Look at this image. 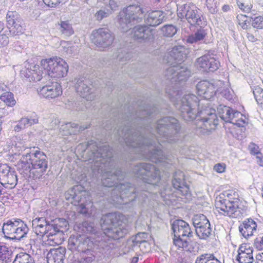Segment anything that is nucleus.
Listing matches in <instances>:
<instances>
[{"label": "nucleus", "instance_id": "1", "mask_svg": "<svg viewBox=\"0 0 263 263\" xmlns=\"http://www.w3.org/2000/svg\"><path fill=\"white\" fill-rule=\"evenodd\" d=\"M156 111V107L146 105L139 109L135 114L131 115L127 125L122 129L119 128L115 132L121 143H125L133 152L156 163L165 162L166 158L161 149L163 142L174 143L181 141L183 135L178 120L172 117H165L158 120L155 125L154 132L145 135L147 129L138 126L139 122H143Z\"/></svg>", "mask_w": 263, "mask_h": 263}, {"label": "nucleus", "instance_id": "2", "mask_svg": "<svg viewBox=\"0 0 263 263\" xmlns=\"http://www.w3.org/2000/svg\"><path fill=\"white\" fill-rule=\"evenodd\" d=\"M123 216L117 213L103 215L100 220L101 229L99 231L93 222L85 221L74 227L79 233L88 235L96 251L103 253L112 248L111 239H118L126 235L129 230L128 224L123 221Z\"/></svg>", "mask_w": 263, "mask_h": 263}, {"label": "nucleus", "instance_id": "3", "mask_svg": "<svg viewBox=\"0 0 263 263\" xmlns=\"http://www.w3.org/2000/svg\"><path fill=\"white\" fill-rule=\"evenodd\" d=\"M84 152L88 155L87 164L95 176L101 174V182L104 187H111L115 186L111 193V198L120 196V192L113 193L117 186L125 177L124 173L118 169L116 163L112 159V149L107 145L99 146L96 142L91 141L88 142Z\"/></svg>", "mask_w": 263, "mask_h": 263}, {"label": "nucleus", "instance_id": "4", "mask_svg": "<svg viewBox=\"0 0 263 263\" xmlns=\"http://www.w3.org/2000/svg\"><path fill=\"white\" fill-rule=\"evenodd\" d=\"M172 101L177 109L180 111V116L186 121H194L196 132L200 136H209L215 129L218 124V119L215 109L209 106H200L204 104L193 94L184 95L179 101H175V95L167 90Z\"/></svg>", "mask_w": 263, "mask_h": 263}, {"label": "nucleus", "instance_id": "5", "mask_svg": "<svg viewBox=\"0 0 263 263\" xmlns=\"http://www.w3.org/2000/svg\"><path fill=\"white\" fill-rule=\"evenodd\" d=\"M46 155L40 151L29 149L23 154L17 163L21 174L34 179H40L48 167Z\"/></svg>", "mask_w": 263, "mask_h": 263}, {"label": "nucleus", "instance_id": "6", "mask_svg": "<svg viewBox=\"0 0 263 263\" xmlns=\"http://www.w3.org/2000/svg\"><path fill=\"white\" fill-rule=\"evenodd\" d=\"M240 201L238 192L229 190L220 193L215 200V206L221 214L232 218H238L242 216L239 208Z\"/></svg>", "mask_w": 263, "mask_h": 263}, {"label": "nucleus", "instance_id": "7", "mask_svg": "<svg viewBox=\"0 0 263 263\" xmlns=\"http://www.w3.org/2000/svg\"><path fill=\"white\" fill-rule=\"evenodd\" d=\"M172 229L174 235V246L182 251L190 253L194 252L193 243L190 239L192 236V231L190 225L183 220H177L173 223Z\"/></svg>", "mask_w": 263, "mask_h": 263}, {"label": "nucleus", "instance_id": "8", "mask_svg": "<svg viewBox=\"0 0 263 263\" xmlns=\"http://www.w3.org/2000/svg\"><path fill=\"white\" fill-rule=\"evenodd\" d=\"M144 11L138 5H132L124 8L118 15L120 28L126 32L136 24L142 22Z\"/></svg>", "mask_w": 263, "mask_h": 263}, {"label": "nucleus", "instance_id": "9", "mask_svg": "<svg viewBox=\"0 0 263 263\" xmlns=\"http://www.w3.org/2000/svg\"><path fill=\"white\" fill-rule=\"evenodd\" d=\"M28 231L27 224L20 219L7 220L3 225L2 232L7 239L24 240L27 237Z\"/></svg>", "mask_w": 263, "mask_h": 263}, {"label": "nucleus", "instance_id": "10", "mask_svg": "<svg viewBox=\"0 0 263 263\" xmlns=\"http://www.w3.org/2000/svg\"><path fill=\"white\" fill-rule=\"evenodd\" d=\"M139 189L136 190L135 187L129 183L120 184L117 186L113 191L114 193L117 191L120 192V196H114V200L116 203L121 205L130 203L136 198L144 200L145 198L147 197L145 191L141 190V191H143L142 193L139 192Z\"/></svg>", "mask_w": 263, "mask_h": 263}, {"label": "nucleus", "instance_id": "11", "mask_svg": "<svg viewBox=\"0 0 263 263\" xmlns=\"http://www.w3.org/2000/svg\"><path fill=\"white\" fill-rule=\"evenodd\" d=\"M133 173L144 183L157 185L160 180V171L150 163H140L135 165Z\"/></svg>", "mask_w": 263, "mask_h": 263}, {"label": "nucleus", "instance_id": "12", "mask_svg": "<svg viewBox=\"0 0 263 263\" xmlns=\"http://www.w3.org/2000/svg\"><path fill=\"white\" fill-rule=\"evenodd\" d=\"M41 65L52 78H63L66 76L68 70V64L60 57L43 59L41 61Z\"/></svg>", "mask_w": 263, "mask_h": 263}, {"label": "nucleus", "instance_id": "13", "mask_svg": "<svg viewBox=\"0 0 263 263\" xmlns=\"http://www.w3.org/2000/svg\"><path fill=\"white\" fill-rule=\"evenodd\" d=\"M65 198L74 205H80L81 213L85 214L86 205L90 202V197L88 192L80 185H76L65 193Z\"/></svg>", "mask_w": 263, "mask_h": 263}, {"label": "nucleus", "instance_id": "14", "mask_svg": "<svg viewBox=\"0 0 263 263\" xmlns=\"http://www.w3.org/2000/svg\"><path fill=\"white\" fill-rule=\"evenodd\" d=\"M32 226L33 232L36 235L42 237L43 243L45 245L54 246L52 238L53 235L50 221L45 217H38L33 219Z\"/></svg>", "mask_w": 263, "mask_h": 263}, {"label": "nucleus", "instance_id": "15", "mask_svg": "<svg viewBox=\"0 0 263 263\" xmlns=\"http://www.w3.org/2000/svg\"><path fill=\"white\" fill-rule=\"evenodd\" d=\"M177 15L181 18H185L193 26H200L202 24L201 13L195 6L184 4L177 7Z\"/></svg>", "mask_w": 263, "mask_h": 263}, {"label": "nucleus", "instance_id": "16", "mask_svg": "<svg viewBox=\"0 0 263 263\" xmlns=\"http://www.w3.org/2000/svg\"><path fill=\"white\" fill-rule=\"evenodd\" d=\"M92 242L89 238H85L84 236L72 235L68 239V248L72 251H77L88 255L96 251Z\"/></svg>", "mask_w": 263, "mask_h": 263}, {"label": "nucleus", "instance_id": "17", "mask_svg": "<svg viewBox=\"0 0 263 263\" xmlns=\"http://www.w3.org/2000/svg\"><path fill=\"white\" fill-rule=\"evenodd\" d=\"M164 75L172 83H181L187 81L191 75V72L185 66L174 65L166 69Z\"/></svg>", "mask_w": 263, "mask_h": 263}, {"label": "nucleus", "instance_id": "18", "mask_svg": "<svg viewBox=\"0 0 263 263\" xmlns=\"http://www.w3.org/2000/svg\"><path fill=\"white\" fill-rule=\"evenodd\" d=\"M92 41L101 50L109 47L114 40V36L107 28H99L92 33Z\"/></svg>", "mask_w": 263, "mask_h": 263}, {"label": "nucleus", "instance_id": "19", "mask_svg": "<svg viewBox=\"0 0 263 263\" xmlns=\"http://www.w3.org/2000/svg\"><path fill=\"white\" fill-rule=\"evenodd\" d=\"M17 182L16 172L6 164L0 165V183L6 188L12 189Z\"/></svg>", "mask_w": 263, "mask_h": 263}, {"label": "nucleus", "instance_id": "20", "mask_svg": "<svg viewBox=\"0 0 263 263\" xmlns=\"http://www.w3.org/2000/svg\"><path fill=\"white\" fill-rule=\"evenodd\" d=\"M172 185L174 189V192L179 196L184 197V199L189 200L191 199V193L189 191V187L186 184L184 181V175L182 172L177 171L174 175V178L172 180Z\"/></svg>", "mask_w": 263, "mask_h": 263}, {"label": "nucleus", "instance_id": "21", "mask_svg": "<svg viewBox=\"0 0 263 263\" xmlns=\"http://www.w3.org/2000/svg\"><path fill=\"white\" fill-rule=\"evenodd\" d=\"M51 230L53 231L54 246L61 244L64 240V231L67 229L68 221L64 218H56L51 220Z\"/></svg>", "mask_w": 263, "mask_h": 263}, {"label": "nucleus", "instance_id": "22", "mask_svg": "<svg viewBox=\"0 0 263 263\" xmlns=\"http://www.w3.org/2000/svg\"><path fill=\"white\" fill-rule=\"evenodd\" d=\"M226 114L222 115V120L226 122H230L238 127L245 128V125L248 123L246 117L240 112L233 110L228 107L224 108Z\"/></svg>", "mask_w": 263, "mask_h": 263}, {"label": "nucleus", "instance_id": "23", "mask_svg": "<svg viewBox=\"0 0 263 263\" xmlns=\"http://www.w3.org/2000/svg\"><path fill=\"white\" fill-rule=\"evenodd\" d=\"M75 88L77 93L87 100H92L95 97L92 91V86L89 80L81 77L77 79Z\"/></svg>", "mask_w": 263, "mask_h": 263}, {"label": "nucleus", "instance_id": "24", "mask_svg": "<svg viewBox=\"0 0 263 263\" xmlns=\"http://www.w3.org/2000/svg\"><path fill=\"white\" fill-rule=\"evenodd\" d=\"M6 20L8 28L12 34L16 35L23 33V27L21 25V20L17 12L8 11Z\"/></svg>", "mask_w": 263, "mask_h": 263}, {"label": "nucleus", "instance_id": "25", "mask_svg": "<svg viewBox=\"0 0 263 263\" xmlns=\"http://www.w3.org/2000/svg\"><path fill=\"white\" fill-rule=\"evenodd\" d=\"M196 88L198 95L205 100L213 98L216 92L219 91L215 84L206 80L199 82Z\"/></svg>", "mask_w": 263, "mask_h": 263}, {"label": "nucleus", "instance_id": "26", "mask_svg": "<svg viewBox=\"0 0 263 263\" xmlns=\"http://www.w3.org/2000/svg\"><path fill=\"white\" fill-rule=\"evenodd\" d=\"M186 49L182 46L174 47L165 56V60L170 64L173 65L184 60L186 57Z\"/></svg>", "mask_w": 263, "mask_h": 263}, {"label": "nucleus", "instance_id": "27", "mask_svg": "<svg viewBox=\"0 0 263 263\" xmlns=\"http://www.w3.org/2000/svg\"><path fill=\"white\" fill-rule=\"evenodd\" d=\"M43 72L39 66L33 64H26L25 69L21 70V74L29 81H39L42 78Z\"/></svg>", "mask_w": 263, "mask_h": 263}, {"label": "nucleus", "instance_id": "28", "mask_svg": "<svg viewBox=\"0 0 263 263\" xmlns=\"http://www.w3.org/2000/svg\"><path fill=\"white\" fill-rule=\"evenodd\" d=\"M135 40L139 42L149 40L153 37V30L146 25L135 26L132 31Z\"/></svg>", "mask_w": 263, "mask_h": 263}, {"label": "nucleus", "instance_id": "29", "mask_svg": "<svg viewBox=\"0 0 263 263\" xmlns=\"http://www.w3.org/2000/svg\"><path fill=\"white\" fill-rule=\"evenodd\" d=\"M257 227V223L254 219L248 218L240 224L239 231L244 238L248 239L256 232Z\"/></svg>", "mask_w": 263, "mask_h": 263}, {"label": "nucleus", "instance_id": "30", "mask_svg": "<svg viewBox=\"0 0 263 263\" xmlns=\"http://www.w3.org/2000/svg\"><path fill=\"white\" fill-rule=\"evenodd\" d=\"M62 93L61 85L58 83L52 85H46L40 89L39 94L46 99L55 98Z\"/></svg>", "mask_w": 263, "mask_h": 263}, {"label": "nucleus", "instance_id": "31", "mask_svg": "<svg viewBox=\"0 0 263 263\" xmlns=\"http://www.w3.org/2000/svg\"><path fill=\"white\" fill-rule=\"evenodd\" d=\"M253 249L247 244H242L239 248L236 260L239 263H253Z\"/></svg>", "mask_w": 263, "mask_h": 263}, {"label": "nucleus", "instance_id": "32", "mask_svg": "<svg viewBox=\"0 0 263 263\" xmlns=\"http://www.w3.org/2000/svg\"><path fill=\"white\" fill-rule=\"evenodd\" d=\"M65 253V248L51 249L47 254V263H64Z\"/></svg>", "mask_w": 263, "mask_h": 263}, {"label": "nucleus", "instance_id": "33", "mask_svg": "<svg viewBox=\"0 0 263 263\" xmlns=\"http://www.w3.org/2000/svg\"><path fill=\"white\" fill-rule=\"evenodd\" d=\"M89 125L86 126H80L75 123H66L60 125V132L62 135H75L81 131L88 128Z\"/></svg>", "mask_w": 263, "mask_h": 263}, {"label": "nucleus", "instance_id": "34", "mask_svg": "<svg viewBox=\"0 0 263 263\" xmlns=\"http://www.w3.org/2000/svg\"><path fill=\"white\" fill-rule=\"evenodd\" d=\"M164 17V13L163 11H153L148 14L146 21L148 25L155 27L163 22Z\"/></svg>", "mask_w": 263, "mask_h": 263}, {"label": "nucleus", "instance_id": "35", "mask_svg": "<svg viewBox=\"0 0 263 263\" xmlns=\"http://www.w3.org/2000/svg\"><path fill=\"white\" fill-rule=\"evenodd\" d=\"M147 236L148 234L146 233H139L133 240L134 245H139L141 250L143 252H147L149 249V245L146 240Z\"/></svg>", "mask_w": 263, "mask_h": 263}, {"label": "nucleus", "instance_id": "36", "mask_svg": "<svg viewBox=\"0 0 263 263\" xmlns=\"http://www.w3.org/2000/svg\"><path fill=\"white\" fill-rule=\"evenodd\" d=\"M37 123L38 118L36 117V115H34L33 117H31L29 118L28 117L22 118L18 121V123L15 126L14 129L16 132H19L27 127L31 126L32 125Z\"/></svg>", "mask_w": 263, "mask_h": 263}, {"label": "nucleus", "instance_id": "37", "mask_svg": "<svg viewBox=\"0 0 263 263\" xmlns=\"http://www.w3.org/2000/svg\"><path fill=\"white\" fill-rule=\"evenodd\" d=\"M208 57V62L206 63L208 66V69L210 71L214 72L217 70L220 66V63L218 60V56L214 51H209L206 53Z\"/></svg>", "mask_w": 263, "mask_h": 263}, {"label": "nucleus", "instance_id": "38", "mask_svg": "<svg viewBox=\"0 0 263 263\" xmlns=\"http://www.w3.org/2000/svg\"><path fill=\"white\" fill-rule=\"evenodd\" d=\"M12 252L6 245L0 242V260L2 262L9 263L12 261Z\"/></svg>", "mask_w": 263, "mask_h": 263}, {"label": "nucleus", "instance_id": "39", "mask_svg": "<svg viewBox=\"0 0 263 263\" xmlns=\"http://www.w3.org/2000/svg\"><path fill=\"white\" fill-rule=\"evenodd\" d=\"M0 100L8 107H13L16 104L14 95L10 91L3 92L0 96Z\"/></svg>", "mask_w": 263, "mask_h": 263}, {"label": "nucleus", "instance_id": "40", "mask_svg": "<svg viewBox=\"0 0 263 263\" xmlns=\"http://www.w3.org/2000/svg\"><path fill=\"white\" fill-rule=\"evenodd\" d=\"M212 230L211 228L210 222L204 227L196 229V233L197 236L200 238L206 239L212 234Z\"/></svg>", "mask_w": 263, "mask_h": 263}, {"label": "nucleus", "instance_id": "41", "mask_svg": "<svg viewBox=\"0 0 263 263\" xmlns=\"http://www.w3.org/2000/svg\"><path fill=\"white\" fill-rule=\"evenodd\" d=\"M209 222L206 217L203 214H197L193 218V223L196 229L204 227Z\"/></svg>", "mask_w": 263, "mask_h": 263}, {"label": "nucleus", "instance_id": "42", "mask_svg": "<svg viewBox=\"0 0 263 263\" xmlns=\"http://www.w3.org/2000/svg\"><path fill=\"white\" fill-rule=\"evenodd\" d=\"M13 263H34V260L30 255L21 252L16 255Z\"/></svg>", "mask_w": 263, "mask_h": 263}, {"label": "nucleus", "instance_id": "43", "mask_svg": "<svg viewBox=\"0 0 263 263\" xmlns=\"http://www.w3.org/2000/svg\"><path fill=\"white\" fill-rule=\"evenodd\" d=\"M208 57L206 56V54L198 58L195 62L196 67L201 71L209 72L208 64H206L208 62Z\"/></svg>", "mask_w": 263, "mask_h": 263}, {"label": "nucleus", "instance_id": "44", "mask_svg": "<svg viewBox=\"0 0 263 263\" xmlns=\"http://www.w3.org/2000/svg\"><path fill=\"white\" fill-rule=\"evenodd\" d=\"M206 35V32L205 30L203 29H200L194 34L189 36L187 41L190 43H196L203 40Z\"/></svg>", "mask_w": 263, "mask_h": 263}, {"label": "nucleus", "instance_id": "45", "mask_svg": "<svg viewBox=\"0 0 263 263\" xmlns=\"http://www.w3.org/2000/svg\"><path fill=\"white\" fill-rule=\"evenodd\" d=\"M195 263H220V261L211 254H204L198 257Z\"/></svg>", "mask_w": 263, "mask_h": 263}, {"label": "nucleus", "instance_id": "46", "mask_svg": "<svg viewBox=\"0 0 263 263\" xmlns=\"http://www.w3.org/2000/svg\"><path fill=\"white\" fill-rule=\"evenodd\" d=\"M253 92L257 103L263 107V89L257 86L254 87Z\"/></svg>", "mask_w": 263, "mask_h": 263}, {"label": "nucleus", "instance_id": "47", "mask_svg": "<svg viewBox=\"0 0 263 263\" xmlns=\"http://www.w3.org/2000/svg\"><path fill=\"white\" fill-rule=\"evenodd\" d=\"M61 31L63 34L69 36L73 33L71 25L68 21H62L60 24Z\"/></svg>", "mask_w": 263, "mask_h": 263}, {"label": "nucleus", "instance_id": "48", "mask_svg": "<svg viewBox=\"0 0 263 263\" xmlns=\"http://www.w3.org/2000/svg\"><path fill=\"white\" fill-rule=\"evenodd\" d=\"M161 30L163 35L167 37L174 36L177 31L176 27L172 25H166L164 26L162 28Z\"/></svg>", "mask_w": 263, "mask_h": 263}, {"label": "nucleus", "instance_id": "49", "mask_svg": "<svg viewBox=\"0 0 263 263\" xmlns=\"http://www.w3.org/2000/svg\"><path fill=\"white\" fill-rule=\"evenodd\" d=\"M111 13V11L110 9L107 8L102 9L96 12L95 17L98 21H101L104 18L107 17Z\"/></svg>", "mask_w": 263, "mask_h": 263}, {"label": "nucleus", "instance_id": "50", "mask_svg": "<svg viewBox=\"0 0 263 263\" xmlns=\"http://www.w3.org/2000/svg\"><path fill=\"white\" fill-rule=\"evenodd\" d=\"M250 17L252 20V25L254 28L261 29L263 28V17L260 16L253 17L250 15Z\"/></svg>", "mask_w": 263, "mask_h": 263}, {"label": "nucleus", "instance_id": "51", "mask_svg": "<svg viewBox=\"0 0 263 263\" xmlns=\"http://www.w3.org/2000/svg\"><path fill=\"white\" fill-rule=\"evenodd\" d=\"M236 3L239 8L246 13H250L253 5L251 4L242 2L240 0H236Z\"/></svg>", "mask_w": 263, "mask_h": 263}, {"label": "nucleus", "instance_id": "52", "mask_svg": "<svg viewBox=\"0 0 263 263\" xmlns=\"http://www.w3.org/2000/svg\"><path fill=\"white\" fill-rule=\"evenodd\" d=\"M94 259L95 255L91 252L88 255V256H85L84 254L83 258L80 260H75L72 263H90Z\"/></svg>", "mask_w": 263, "mask_h": 263}, {"label": "nucleus", "instance_id": "53", "mask_svg": "<svg viewBox=\"0 0 263 263\" xmlns=\"http://www.w3.org/2000/svg\"><path fill=\"white\" fill-rule=\"evenodd\" d=\"M206 5L209 11L213 14L217 12V2L216 0H205Z\"/></svg>", "mask_w": 263, "mask_h": 263}, {"label": "nucleus", "instance_id": "54", "mask_svg": "<svg viewBox=\"0 0 263 263\" xmlns=\"http://www.w3.org/2000/svg\"><path fill=\"white\" fill-rule=\"evenodd\" d=\"M45 4L48 7H55L60 3H64L66 0H43Z\"/></svg>", "mask_w": 263, "mask_h": 263}, {"label": "nucleus", "instance_id": "55", "mask_svg": "<svg viewBox=\"0 0 263 263\" xmlns=\"http://www.w3.org/2000/svg\"><path fill=\"white\" fill-rule=\"evenodd\" d=\"M249 148L251 154L254 155V157L257 155L258 153H261L259 151V147L254 143H251L249 144Z\"/></svg>", "mask_w": 263, "mask_h": 263}, {"label": "nucleus", "instance_id": "56", "mask_svg": "<svg viewBox=\"0 0 263 263\" xmlns=\"http://www.w3.org/2000/svg\"><path fill=\"white\" fill-rule=\"evenodd\" d=\"M220 93L222 96L224 97L226 99L228 100H231L232 99V93L231 92L229 88H227L226 89H223L222 90H220Z\"/></svg>", "mask_w": 263, "mask_h": 263}, {"label": "nucleus", "instance_id": "57", "mask_svg": "<svg viewBox=\"0 0 263 263\" xmlns=\"http://www.w3.org/2000/svg\"><path fill=\"white\" fill-rule=\"evenodd\" d=\"M8 43V37L4 33L0 34V48L7 45Z\"/></svg>", "mask_w": 263, "mask_h": 263}, {"label": "nucleus", "instance_id": "58", "mask_svg": "<svg viewBox=\"0 0 263 263\" xmlns=\"http://www.w3.org/2000/svg\"><path fill=\"white\" fill-rule=\"evenodd\" d=\"M254 159L255 160L257 164L263 167V154L258 153L257 155L255 156Z\"/></svg>", "mask_w": 263, "mask_h": 263}, {"label": "nucleus", "instance_id": "59", "mask_svg": "<svg viewBox=\"0 0 263 263\" xmlns=\"http://www.w3.org/2000/svg\"><path fill=\"white\" fill-rule=\"evenodd\" d=\"M255 247L259 250L263 249V236L260 239H256L254 242Z\"/></svg>", "mask_w": 263, "mask_h": 263}, {"label": "nucleus", "instance_id": "60", "mask_svg": "<svg viewBox=\"0 0 263 263\" xmlns=\"http://www.w3.org/2000/svg\"><path fill=\"white\" fill-rule=\"evenodd\" d=\"M214 170L219 173H221L224 172L225 165L222 164H217L214 166Z\"/></svg>", "mask_w": 263, "mask_h": 263}, {"label": "nucleus", "instance_id": "61", "mask_svg": "<svg viewBox=\"0 0 263 263\" xmlns=\"http://www.w3.org/2000/svg\"><path fill=\"white\" fill-rule=\"evenodd\" d=\"M170 191L167 189H165L164 191H161L160 192V194L162 197L164 198L165 199H170L171 196H173V194H170Z\"/></svg>", "mask_w": 263, "mask_h": 263}, {"label": "nucleus", "instance_id": "62", "mask_svg": "<svg viewBox=\"0 0 263 263\" xmlns=\"http://www.w3.org/2000/svg\"><path fill=\"white\" fill-rule=\"evenodd\" d=\"M228 106L220 105L217 108V110L218 112V114L221 118L222 119V115L226 114V111H224V107H228Z\"/></svg>", "mask_w": 263, "mask_h": 263}, {"label": "nucleus", "instance_id": "63", "mask_svg": "<svg viewBox=\"0 0 263 263\" xmlns=\"http://www.w3.org/2000/svg\"><path fill=\"white\" fill-rule=\"evenodd\" d=\"M109 5L110 8V10L111 11L116 10V8L118 7L117 2L114 0H109Z\"/></svg>", "mask_w": 263, "mask_h": 263}, {"label": "nucleus", "instance_id": "64", "mask_svg": "<svg viewBox=\"0 0 263 263\" xmlns=\"http://www.w3.org/2000/svg\"><path fill=\"white\" fill-rule=\"evenodd\" d=\"M255 263H263V253L256 255Z\"/></svg>", "mask_w": 263, "mask_h": 263}]
</instances>
